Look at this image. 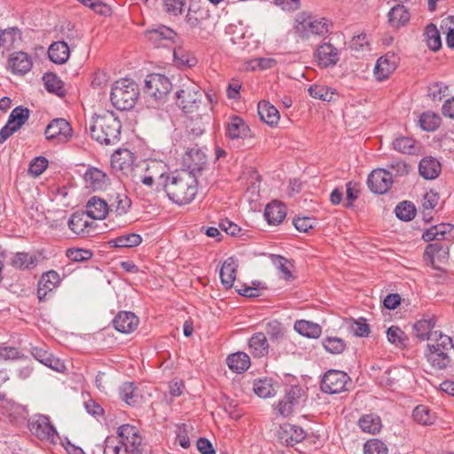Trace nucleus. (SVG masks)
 <instances>
[{
	"label": "nucleus",
	"mask_w": 454,
	"mask_h": 454,
	"mask_svg": "<svg viewBox=\"0 0 454 454\" xmlns=\"http://www.w3.org/2000/svg\"><path fill=\"white\" fill-rule=\"evenodd\" d=\"M60 280L59 275L55 270L43 273L38 282L37 297L39 301H45L47 294L57 287Z\"/></svg>",
	"instance_id": "obj_23"
},
{
	"label": "nucleus",
	"mask_w": 454,
	"mask_h": 454,
	"mask_svg": "<svg viewBox=\"0 0 454 454\" xmlns=\"http://www.w3.org/2000/svg\"><path fill=\"white\" fill-rule=\"evenodd\" d=\"M186 22L192 28L198 29V35L202 39H207L215 31V21L208 11L204 9H189Z\"/></svg>",
	"instance_id": "obj_7"
},
{
	"label": "nucleus",
	"mask_w": 454,
	"mask_h": 454,
	"mask_svg": "<svg viewBox=\"0 0 454 454\" xmlns=\"http://www.w3.org/2000/svg\"><path fill=\"white\" fill-rule=\"evenodd\" d=\"M176 34L171 28L161 26L157 28L148 30L146 32V37L156 46L167 47L170 43L173 42Z\"/></svg>",
	"instance_id": "obj_25"
},
{
	"label": "nucleus",
	"mask_w": 454,
	"mask_h": 454,
	"mask_svg": "<svg viewBox=\"0 0 454 454\" xmlns=\"http://www.w3.org/2000/svg\"><path fill=\"white\" fill-rule=\"evenodd\" d=\"M358 426L364 433L375 434L381 429V419L377 414L363 415L358 420Z\"/></svg>",
	"instance_id": "obj_36"
},
{
	"label": "nucleus",
	"mask_w": 454,
	"mask_h": 454,
	"mask_svg": "<svg viewBox=\"0 0 454 454\" xmlns=\"http://www.w3.org/2000/svg\"><path fill=\"white\" fill-rule=\"evenodd\" d=\"M32 66V59L27 52L16 51L8 58L7 67L14 74H27Z\"/></svg>",
	"instance_id": "obj_17"
},
{
	"label": "nucleus",
	"mask_w": 454,
	"mask_h": 454,
	"mask_svg": "<svg viewBox=\"0 0 454 454\" xmlns=\"http://www.w3.org/2000/svg\"><path fill=\"white\" fill-rule=\"evenodd\" d=\"M67 256L73 262H83L91 258L92 253L86 249L72 248L67 251Z\"/></svg>",
	"instance_id": "obj_64"
},
{
	"label": "nucleus",
	"mask_w": 454,
	"mask_h": 454,
	"mask_svg": "<svg viewBox=\"0 0 454 454\" xmlns=\"http://www.w3.org/2000/svg\"><path fill=\"white\" fill-rule=\"evenodd\" d=\"M330 22L325 18L314 19L306 12L297 14L294 33L301 39H308L309 35L324 36L329 33Z\"/></svg>",
	"instance_id": "obj_5"
},
{
	"label": "nucleus",
	"mask_w": 454,
	"mask_h": 454,
	"mask_svg": "<svg viewBox=\"0 0 454 454\" xmlns=\"http://www.w3.org/2000/svg\"><path fill=\"white\" fill-rule=\"evenodd\" d=\"M29 110L27 107L17 106L10 114L8 122L19 130L28 120Z\"/></svg>",
	"instance_id": "obj_43"
},
{
	"label": "nucleus",
	"mask_w": 454,
	"mask_h": 454,
	"mask_svg": "<svg viewBox=\"0 0 454 454\" xmlns=\"http://www.w3.org/2000/svg\"><path fill=\"white\" fill-rule=\"evenodd\" d=\"M35 258L25 252L16 253L11 261V265L15 269H28L35 265Z\"/></svg>",
	"instance_id": "obj_50"
},
{
	"label": "nucleus",
	"mask_w": 454,
	"mask_h": 454,
	"mask_svg": "<svg viewBox=\"0 0 454 454\" xmlns=\"http://www.w3.org/2000/svg\"><path fill=\"white\" fill-rule=\"evenodd\" d=\"M172 88L169 79L160 74H151L145 81V93L155 100H160L167 96Z\"/></svg>",
	"instance_id": "obj_10"
},
{
	"label": "nucleus",
	"mask_w": 454,
	"mask_h": 454,
	"mask_svg": "<svg viewBox=\"0 0 454 454\" xmlns=\"http://www.w3.org/2000/svg\"><path fill=\"white\" fill-rule=\"evenodd\" d=\"M121 124L113 112H106L94 118L90 127L93 139L104 145H115L120 141Z\"/></svg>",
	"instance_id": "obj_2"
},
{
	"label": "nucleus",
	"mask_w": 454,
	"mask_h": 454,
	"mask_svg": "<svg viewBox=\"0 0 454 454\" xmlns=\"http://www.w3.org/2000/svg\"><path fill=\"white\" fill-rule=\"evenodd\" d=\"M207 156L202 148L192 147L186 150L183 160L188 168V171L195 174L203 169L206 165Z\"/></svg>",
	"instance_id": "obj_18"
},
{
	"label": "nucleus",
	"mask_w": 454,
	"mask_h": 454,
	"mask_svg": "<svg viewBox=\"0 0 454 454\" xmlns=\"http://www.w3.org/2000/svg\"><path fill=\"white\" fill-rule=\"evenodd\" d=\"M419 172L425 179H434L441 172V164L433 157L423 158L419 164Z\"/></svg>",
	"instance_id": "obj_32"
},
{
	"label": "nucleus",
	"mask_w": 454,
	"mask_h": 454,
	"mask_svg": "<svg viewBox=\"0 0 454 454\" xmlns=\"http://www.w3.org/2000/svg\"><path fill=\"white\" fill-rule=\"evenodd\" d=\"M435 326L434 318H423L417 321L413 325V330L416 336L421 340H428V342H434L436 339L443 333L440 331H434Z\"/></svg>",
	"instance_id": "obj_16"
},
{
	"label": "nucleus",
	"mask_w": 454,
	"mask_h": 454,
	"mask_svg": "<svg viewBox=\"0 0 454 454\" xmlns=\"http://www.w3.org/2000/svg\"><path fill=\"white\" fill-rule=\"evenodd\" d=\"M348 331L356 337H366L370 333V326L364 317L350 318L347 321Z\"/></svg>",
	"instance_id": "obj_44"
},
{
	"label": "nucleus",
	"mask_w": 454,
	"mask_h": 454,
	"mask_svg": "<svg viewBox=\"0 0 454 454\" xmlns=\"http://www.w3.org/2000/svg\"><path fill=\"white\" fill-rule=\"evenodd\" d=\"M434 342L427 343V351L426 357L429 364L435 369L443 370L450 364V357L448 355L450 348V337L443 334L440 335Z\"/></svg>",
	"instance_id": "obj_6"
},
{
	"label": "nucleus",
	"mask_w": 454,
	"mask_h": 454,
	"mask_svg": "<svg viewBox=\"0 0 454 454\" xmlns=\"http://www.w3.org/2000/svg\"><path fill=\"white\" fill-rule=\"evenodd\" d=\"M249 349L253 356L262 357L268 353L269 343L263 333H256L249 339Z\"/></svg>",
	"instance_id": "obj_35"
},
{
	"label": "nucleus",
	"mask_w": 454,
	"mask_h": 454,
	"mask_svg": "<svg viewBox=\"0 0 454 454\" xmlns=\"http://www.w3.org/2000/svg\"><path fill=\"white\" fill-rule=\"evenodd\" d=\"M439 202V195L433 191L426 192L422 200V214L425 221L428 222L431 216V211L437 206Z\"/></svg>",
	"instance_id": "obj_46"
},
{
	"label": "nucleus",
	"mask_w": 454,
	"mask_h": 454,
	"mask_svg": "<svg viewBox=\"0 0 454 454\" xmlns=\"http://www.w3.org/2000/svg\"><path fill=\"white\" fill-rule=\"evenodd\" d=\"M70 51L68 44L64 41L52 43L48 50L50 59L56 64H64L69 59Z\"/></svg>",
	"instance_id": "obj_30"
},
{
	"label": "nucleus",
	"mask_w": 454,
	"mask_h": 454,
	"mask_svg": "<svg viewBox=\"0 0 454 454\" xmlns=\"http://www.w3.org/2000/svg\"><path fill=\"white\" fill-rule=\"evenodd\" d=\"M238 264L233 257L227 258L220 270V278L222 285L226 288L230 289L233 286L236 279Z\"/></svg>",
	"instance_id": "obj_29"
},
{
	"label": "nucleus",
	"mask_w": 454,
	"mask_h": 454,
	"mask_svg": "<svg viewBox=\"0 0 454 454\" xmlns=\"http://www.w3.org/2000/svg\"><path fill=\"white\" fill-rule=\"evenodd\" d=\"M133 163L132 153L127 149L118 150L112 156V164L121 170L129 168Z\"/></svg>",
	"instance_id": "obj_47"
},
{
	"label": "nucleus",
	"mask_w": 454,
	"mask_h": 454,
	"mask_svg": "<svg viewBox=\"0 0 454 454\" xmlns=\"http://www.w3.org/2000/svg\"><path fill=\"white\" fill-rule=\"evenodd\" d=\"M43 80L44 82L45 89L49 92L54 93L58 96L65 95L63 82L55 74L47 73L43 75Z\"/></svg>",
	"instance_id": "obj_45"
},
{
	"label": "nucleus",
	"mask_w": 454,
	"mask_h": 454,
	"mask_svg": "<svg viewBox=\"0 0 454 454\" xmlns=\"http://www.w3.org/2000/svg\"><path fill=\"white\" fill-rule=\"evenodd\" d=\"M294 327L298 333L308 338H318L322 333V328L318 324L307 320L296 321Z\"/></svg>",
	"instance_id": "obj_38"
},
{
	"label": "nucleus",
	"mask_w": 454,
	"mask_h": 454,
	"mask_svg": "<svg viewBox=\"0 0 454 454\" xmlns=\"http://www.w3.org/2000/svg\"><path fill=\"white\" fill-rule=\"evenodd\" d=\"M44 135L47 140L65 144L73 137V129L70 123L63 119H53L46 127Z\"/></svg>",
	"instance_id": "obj_11"
},
{
	"label": "nucleus",
	"mask_w": 454,
	"mask_h": 454,
	"mask_svg": "<svg viewBox=\"0 0 454 454\" xmlns=\"http://www.w3.org/2000/svg\"><path fill=\"white\" fill-rule=\"evenodd\" d=\"M176 105L186 114L198 112L202 104L203 95L190 89L176 91Z\"/></svg>",
	"instance_id": "obj_13"
},
{
	"label": "nucleus",
	"mask_w": 454,
	"mask_h": 454,
	"mask_svg": "<svg viewBox=\"0 0 454 454\" xmlns=\"http://www.w3.org/2000/svg\"><path fill=\"white\" fill-rule=\"evenodd\" d=\"M118 445L123 454H151L150 446L143 442L140 430L133 425L124 424L117 428Z\"/></svg>",
	"instance_id": "obj_3"
},
{
	"label": "nucleus",
	"mask_w": 454,
	"mask_h": 454,
	"mask_svg": "<svg viewBox=\"0 0 454 454\" xmlns=\"http://www.w3.org/2000/svg\"><path fill=\"white\" fill-rule=\"evenodd\" d=\"M138 322V317L130 311H120L113 320L114 328L122 333H129L135 331Z\"/></svg>",
	"instance_id": "obj_22"
},
{
	"label": "nucleus",
	"mask_w": 454,
	"mask_h": 454,
	"mask_svg": "<svg viewBox=\"0 0 454 454\" xmlns=\"http://www.w3.org/2000/svg\"><path fill=\"white\" fill-rule=\"evenodd\" d=\"M393 184L392 172L384 168H377L371 172L367 178L370 190L378 194L387 192Z\"/></svg>",
	"instance_id": "obj_12"
},
{
	"label": "nucleus",
	"mask_w": 454,
	"mask_h": 454,
	"mask_svg": "<svg viewBox=\"0 0 454 454\" xmlns=\"http://www.w3.org/2000/svg\"><path fill=\"white\" fill-rule=\"evenodd\" d=\"M419 124L422 129L434 131L440 126L441 118L438 114L433 112H426L420 115Z\"/></svg>",
	"instance_id": "obj_49"
},
{
	"label": "nucleus",
	"mask_w": 454,
	"mask_h": 454,
	"mask_svg": "<svg viewBox=\"0 0 454 454\" xmlns=\"http://www.w3.org/2000/svg\"><path fill=\"white\" fill-rule=\"evenodd\" d=\"M131 200L125 194H117L114 202L110 206V208H114L118 215H122L127 213L130 207Z\"/></svg>",
	"instance_id": "obj_56"
},
{
	"label": "nucleus",
	"mask_w": 454,
	"mask_h": 454,
	"mask_svg": "<svg viewBox=\"0 0 454 454\" xmlns=\"http://www.w3.org/2000/svg\"><path fill=\"white\" fill-rule=\"evenodd\" d=\"M83 179L86 187L94 192L106 189L109 183L106 174L95 167H90L87 168L83 175Z\"/></svg>",
	"instance_id": "obj_19"
},
{
	"label": "nucleus",
	"mask_w": 454,
	"mask_h": 454,
	"mask_svg": "<svg viewBox=\"0 0 454 454\" xmlns=\"http://www.w3.org/2000/svg\"><path fill=\"white\" fill-rule=\"evenodd\" d=\"M387 17L390 26L395 28L404 26L410 20V13L402 4L392 7L387 13Z\"/></svg>",
	"instance_id": "obj_34"
},
{
	"label": "nucleus",
	"mask_w": 454,
	"mask_h": 454,
	"mask_svg": "<svg viewBox=\"0 0 454 454\" xmlns=\"http://www.w3.org/2000/svg\"><path fill=\"white\" fill-rule=\"evenodd\" d=\"M110 210L107 202L97 196L91 197L86 205L87 217L91 219H105Z\"/></svg>",
	"instance_id": "obj_27"
},
{
	"label": "nucleus",
	"mask_w": 454,
	"mask_h": 454,
	"mask_svg": "<svg viewBox=\"0 0 454 454\" xmlns=\"http://www.w3.org/2000/svg\"><path fill=\"white\" fill-rule=\"evenodd\" d=\"M294 227L301 232H308L309 230L313 229L317 224V220L315 218L307 217V216H296L294 218Z\"/></svg>",
	"instance_id": "obj_59"
},
{
	"label": "nucleus",
	"mask_w": 454,
	"mask_h": 454,
	"mask_svg": "<svg viewBox=\"0 0 454 454\" xmlns=\"http://www.w3.org/2000/svg\"><path fill=\"white\" fill-rule=\"evenodd\" d=\"M303 394L304 391L300 386L290 387L283 399L279 400L277 404L278 414L283 417L289 416L293 412L294 407L299 403Z\"/></svg>",
	"instance_id": "obj_14"
},
{
	"label": "nucleus",
	"mask_w": 454,
	"mask_h": 454,
	"mask_svg": "<svg viewBox=\"0 0 454 454\" xmlns=\"http://www.w3.org/2000/svg\"><path fill=\"white\" fill-rule=\"evenodd\" d=\"M254 392L262 398L270 397L276 395V389L271 380H258L254 382Z\"/></svg>",
	"instance_id": "obj_48"
},
{
	"label": "nucleus",
	"mask_w": 454,
	"mask_h": 454,
	"mask_svg": "<svg viewBox=\"0 0 454 454\" xmlns=\"http://www.w3.org/2000/svg\"><path fill=\"white\" fill-rule=\"evenodd\" d=\"M136 387L133 382H124L119 389L120 398L129 405H135L137 403Z\"/></svg>",
	"instance_id": "obj_52"
},
{
	"label": "nucleus",
	"mask_w": 454,
	"mask_h": 454,
	"mask_svg": "<svg viewBox=\"0 0 454 454\" xmlns=\"http://www.w3.org/2000/svg\"><path fill=\"white\" fill-rule=\"evenodd\" d=\"M263 215L269 224H279L286 216V206L282 202L274 200L266 206Z\"/></svg>",
	"instance_id": "obj_28"
},
{
	"label": "nucleus",
	"mask_w": 454,
	"mask_h": 454,
	"mask_svg": "<svg viewBox=\"0 0 454 454\" xmlns=\"http://www.w3.org/2000/svg\"><path fill=\"white\" fill-rule=\"evenodd\" d=\"M67 224L69 229L78 236L88 237L90 235L92 223L87 220V215L84 212L74 213Z\"/></svg>",
	"instance_id": "obj_24"
},
{
	"label": "nucleus",
	"mask_w": 454,
	"mask_h": 454,
	"mask_svg": "<svg viewBox=\"0 0 454 454\" xmlns=\"http://www.w3.org/2000/svg\"><path fill=\"white\" fill-rule=\"evenodd\" d=\"M226 363L229 368L236 373L246 372L251 364L250 357L244 352H236L229 355L226 358Z\"/></svg>",
	"instance_id": "obj_33"
},
{
	"label": "nucleus",
	"mask_w": 454,
	"mask_h": 454,
	"mask_svg": "<svg viewBox=\"0 0 454 454\" xmlns=\"http://www.w3.org/2000/svg\"><path fill=\"white\" fill-rule=\"evenodd\" d=\"M258 114L260 119L270 126L276 125L280 118L278 110L268 101L258 103Z\"/></svg>",
	"instance_id": "obj_31"
},
{
	"label": "nucleus",
	"mask_w": 454,
	"mask_h": 454,
	"mask_svg": "<svg viewBox=\"0 0 454 454\" xmlns=\"http://www.w3.org/2000/svg\"><path fill=\"white\" fill-rule=\"evenodd\" d=\"M20 35V30L17 27H10L0 30V48L12 47Z\"/></svg>",
	"instance_id": "obj_54"
},
{
	"label": "nucleus",
	"mask_w": 454,
	"mask_h": 454,
	"mask_svg": "<svg viewBox=\"0 0 454 454\" xmlns=\"http://www.w3.org/2000/svg\"><path fill=\"white\" fill-rule=\"evenodd\" d=\"M448 86L442 82H434L428 86V96L434 101H441L447 95Z\"/></svg>",
	"instance_id": "obj_58"
},
{
	"label": "nucleus",
	"mask_w": 454,
	"mask_h": 454,
	"mask_svg": "<svg viewBox=\"0 0 454 454\" xmlns=\"http://www.w3.org/2000/svg\"><path fill=\"white\" fill-rule=\"evenodd\" d=\"M250 129L245 121L238 116L232 115L226 126V136L230 139L245 138L249 136Z\"/></svg>",
	"instance_id": "obj_26"
},
{
	"label": "nucleus",
	"mask_w": 454,
	"mask_h": 454,
	"mask_svg": "<svg viewBox=\"0 0 454 454\" xmlns=\"http://www.w3.org/2000/svg\"><path fill=\"white\" fill-rule=\"evenodd\" d=\"M426 254L431 257H445L448 254V246L440 242H434L427 245Z\"/></svg>",
	"instance_id": "obj_61"
},
{
	"label": "nucleus",
	"mask_w": 454,
	"mask_h": 454,
	"mask_svg": "<svg viewBox=\"0 0 454 454\" xmlns=\"http://www.w3.org/2000/svg\"><path fill=\"white\" fill-rule=\"evenodd\" d=\"M271 259L277 269L282 272V278L286 280H291L293 278V275L289 269L286 267L287 260L281 255L276 254H271Z\"/></svg>",
	"instance_id": "obj_63"
},
{
	"label": "nucleus",
	"mask_w": 454,
	"mask_h": 454,
	"mask_svg": "<svg viewBox=\"0 0 454 454\" xmlns=\"http://www.w3.org/2000/svg\"><path fill=\"white\" fill-rule=\"evenodd\" d=\"M425 41L428 48L437 51L442 48V39L439 30L433 23L428 24L424 31Z\"/></svg>",
	"instance_id": "obj_40"
},
{
	"label": "nucleus",
	"mask_w": 454,
	"mask_h": 454,
	"mask_svg": "<svg viewBox=\"0 0 454 454\" xmlns=\"http://www.w3.org/2000/svg\"><path fill=\"white\" fill-rule=\"evenodd\" d=\"M142 237L137 233H126L115 239H110V247L129 248L139 246L142 243Z\"/></svg>",
	"instance_id": "obj_37"
},
{
	"label": "nucleus",
	"mask_w": 454,
	"mask_h": 454,
	"mask_svg": "<svg viewBox=\"0 0 454 454\" xmlns=\"http://www.w3.org/2000/svg\"><path fill=\"white\" fill-rule=\"evenodd\" d=\"M387 337L389 342L397 347L404 345L405 333L398 326L392 325L387 331Z\"/></svg>",
	"instance_id": "obj_57"
},
{
	"label": "nucleus",
	"mask_w": 454,
	"mask_h": 454,
	"mask_svg": "<svg viewBox=\"0 0 454 454\" xmlns=\"http://www.w3.org/2000/svg\"><path fill=\"white\" fill-rule=\"evenodd\" d=\"M412 417L416 422L424 426L434 424L436 416L428 407L418 405L412 412Z\"/></svg>",
	"instance_id": "obj_42"
},
{
	"label": "nucleus",
	"mask_w": 454,
	"mask_h": 454,
	"mask_svg": "<svg viewBox=\"0 0 454 454\" xmlns=\"http://www.w3.org/2000/svg\"><path fill=\"white\" fill-rule=\"evenodd\" d=\"M164 190L168 199L174 203L189 204L198 192L196 176L186 169L172 172L166 177Z\"/></svg>",
	"instance_id": "obj_1"
},
{
	"label": "nucleus",
	"mask_w": 454,
	"mask_h": 454,
	"mask_svg": "<svg viewBox=\"0 0 454 454\" xmlns=\"http://www.w3.org/2000/svg\"><path fill=\"white\" fill-rule=\"evenodd\" d=\"M392 145L394 150L406 154H417L419 152V147L417 142L410 137H399L393 142Z\"/></svg>",
	"instance_id": "obj_39"
},
{
	"label": "nucleus",
	"mask_w": 454,
	"mask_h": 454,
	"mask_svg": "<svg viewBox=\"0 0 454 454\" xmlns=\"http://www.w3.org/2000/svg\"><path fill=\"white\" fill-rule=\"evenodd\" d=\"M166 166L161 161L153 160L147 164L145 173L156 179H162L165 176Z\"/></svg>",
	"instance_id": "obj_62"
},
{
	"label": "nucleus",
	"mask_w": 454,
	"mask_h": 454,
	"mask_svg": "<svg viewBox=\"0 0 454 454\" xmlns=\"http://www.w3.org/2000/svg\"><path fill=\"white\" fill-rule=\"evenodd\" d=\"M278 435L282 443L286 446H294L305 439L306 433L301 427L286 423L280 426Z\"/></svg>",
	"instance_id": "obj_15"
},
{
	"label": "nucleus",
	"mask_w": 454,
	"mask_h": 454,
	"mask_svg": "<svg viewBox=\"0 0 454 454\" xmlns=\"http://www.w3.org/2000/svg\"><path fill=\"white\" fill-rule=\"evenodd\" d=\"M395 212L400 220L411 221L416 215V208L411 202L403 201L396 206Z\"/></svg>",
	"instance_id": "obj_51"
},
{
	"label": "nucleus",
	"mask_w": 454,
	"mask_h": 454,
	"mask_svg": "<svg viewBox=\"0 0 454 454\" xmlns=\"http://www.w3.org/2000/svg\"><path fill=\"white\" fill-rule=\"evenodd\" d=\"M348 383H350V378L346 372L332 369L324 374L320 387L324 393L333 395L347 390Z\"/></svg>",
	"instance_id": "obj_9"
},
{
	"label": "nucleus",
	"mask_w": 454,
	"mask_h": 454,
	"mask_svg": "<svg viewBox=\"0 0 454 454\" xmlns=\"http://www.w3.org/2000/svg\"><path fill=\"white\" fill-rule=\"evenodd\" d=\"M27 427L32 434L42 441L54 443L59 436L56 428L46 415H35L28 419Z\"/></svg>",
	"instance_id": "obj_8"
},
{
	"label": "nucleus",
	"mask_w": 454,
	"mask_h": 454,
	"mask_svg": "<svg viewBox=\"0 0 454 454\" xmlns=\"http://www.w3.org/2000/svg\"><path fill=\"white\" fill-rule=\"evenodd\" d=\"M337 48L329 43L319 45L315 52L318 65L322 67H328L336 65L340 59Z\"/></svg>",
	"instance_id": "obj_20"
},
{
	"label": "nucleus",
	"mask_w": 454,
	"mask_h": 454,
	"mask_svg": "<svg viewBox=\"0 0 454 454\" xmlns=\"http://www.w3.org/2000/svg\"><path fill=\"white\" fill-rule=\"evenodd\" d=\"M397 66L395 54L387 53L379 58L374 67V75L376 80L384 81L395 70Z\"/></svg>",
	"instance_id": "obj_21"
},
{
	"label": "nucleus",
	"mask_w": 454,
	"mask_h": 454,
	"mask_svg": "<svg viewBox=\"0 0 454 454\" xmlns=\"http://www.w3.org/2000/svg\"><path fill=\"white\" fill-rule=\"evenodd\" d=\"M48 167V160L43 156L35 157L29 164L28 171L34 176H39Z\"/></svg>",
	"instance_id": "obj_60"
},
{
	"label": "nucleus",
	"mask_w": 454,
	"mask_h": 454,
	"mask_svg": "<svg viewBox=\"0 0 454 454\" xmlns=\"http://www.w3.org/2000/svg\"><path fill=\"white\" fill-rule=\"evenodd\" d=\"M139 95L137 83L129 79H122L114 83L110 99L113 106L121 111L130 110Z\"/></svg>",
	"instance_id": "obj_4"
},
{
	"label": "nucleus",
	"mask_w": 454,
	"mask_h": 454,
	"mask_svg": "<svg viewBox=\"0 0 454 454\" xmlns=\"http://www.w3.org/2000/svg\"><path fill=\"white\" fill-rule=\"evenodd\" d=\"M364 454H387V448L382 441L372 439L364 443Z\"/></svg>",
	"instance_id": "obj_55"
},
{
	"label": "nucleus",
	"mask_w": 454,
	"mask_h": 454,
	"mask_svg": "<svg viewBox=\"0 0 454 454\" xmlns=\"http://www.w3.org/2000/svg\"><path fill=\"white\" fill-rule=\"evenodd\" d=\"M325 350L331 354H340L346 348L345 341L339 337H327L323 341Z\"/></svg>",
	"instance_id": "obj_53"
},
{
	"label": "nucleus",
	"mask_w": 454,
	"mask_h": 454,
	"mask_svg": "<svg viewBox=\"0 0 454 454\" xmlns=\"http://www.w3.org/2000/svg\"><path fill=\"white\" fill-rule=\"evenodd\" d=\"M309 95L316 98L325 102L334 100L336 95L335 90L323 84H313L308 90Z\"/></svg>",
	"instance_id": "obj_41"
}]
</instances>
